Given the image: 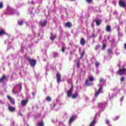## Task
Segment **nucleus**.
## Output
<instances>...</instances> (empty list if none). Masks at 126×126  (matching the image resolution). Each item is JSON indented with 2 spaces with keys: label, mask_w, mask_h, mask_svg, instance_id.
<instances>
[{
  "label": "nucleus",
  "mask_w": 126,
  "mask_h": 126,
  "mask_svg": "<svg viewBox=\"0 0 126 126\" xmlns=\"http://www.w3.org/2000/svg\"><path fill=\"white\" fill-rule=\"evenodd\" d=\"M92 82L93 81H94V78L93 76H91L90 77L89 80L87 79L86 80L85 82V84L86 85V86H92V85H93V83H90Z\"/></svg>",
  "instance_id": "1"
},
{
  "label": "nucleus",
  "mask_w": 126,
  "mask_h": 126,
  "mask_svg": "<svg viewBox=\"0 0 126 126\" xmlns=\"http://www.w3.org/2000/svg\"><path fill=\"white\" fill-rule=\"evenodd\" d=\"M119 5L120 7H123V8H126V1L124 0H120L119 1Z\"/></svg>",
  "instance_id": "2"
},
{
  "label": "nucleus",
  "mask_w": 126,
  "mask_h": 126,
  "mask_svg": "<svg viewBox=\"0 0 126 126\" xmlns=\"http://www.w3.org/2000/svg\"><path fill=\"white\" fill-rule=\"evenodd\" d=\"M48 23V22L46 21V20H41L39 23V26H40V27H45V26H47V24Z\"/></svg>",
  "instance_id": "3"
},
{
  "label": "nucleus",
  "mask_w": 126,
  "mask_h": 126,
  "mask_svg": "<svg viewBox=\"0 0 126 126\" xmlns=\"http://www.w3.org/2000/svg\"><path fill=\"white\" fill-rule=\"evenodd\" d=\"M56 76L58 83H60V82H62V75H61L60 72H57Z\"/></svg>",
  "instance_id": "4"
},
{
  "label": "nucleus",
  "mask_w": 126,
  "mask_h": 126,
  "mask_svg": "<svg viewBox=\"0 0 126 126\" xmlns=\"http://www.w3.org/2000/svg\"><path fill=\"white\" fill-rule=\"evenodd\" d=\"M126 71V68H123L121 69H120L118 72L117 73L118 74H119V75H123V74H125V72Z\"/></svg>",
  "instance_id": "5"
},
{
  "label": "nucleus",
  "mask_w": 126,
  "mask_h": 126,
  "mask_svg": "<svg viewBox=\"0 0 126 126\" xmlns=\"http://www.w3.org/2000/svg\"><path fill=\"white\" fill-rule=\"evenodd\" d=\"M73 91V86H72V87L70 88V89L68 91L67 93V94L68 98H70V97H71V94H72Z\"/></svg>",
  "instance_id": "6"
},
{
  "label": "nucleus",
  "mask_w": 126,
  "mask_h": 126,
  "mask_svg": "<svg viewBox=\"0 0 126 126\" xmlns=\"http://www.w3.org/2000/svg\"><path fill=\"white\" fill-rule=\"evenodd\" d=\"M29 63L31 66L34 67V66H35L37 63V61L35 60H32L30 61Z\"/></svg>",
  "instance_id": "7"
},
{
  "label": "nucleus",
  "mask_w": 126,
  "mask_h": 126,
  "mask_svg": "<svg viewBox=\"0 0 126 126\" xmlns=\"http://www.w3.org/2000/svg\"><path fill=\"white\" fill-rule=\"evenodd\" d=\"M7 99H8V100H9V101H10L11 104H12V105L15 104V100H14L13 98H12L11 97V96H10L9 95H7Z\"/></svg>",
  "instance_id": "8"
},
{
  "label": "nucleus",
  "mask_w": 126,
  "mask_h": 126,
  "mask_svg": "<svg viewBox=\"0 0 126 126\" xmlns=\"http://www.w3.org/2000/svg\"><path fill=\"white\" fill-rule=\"evenodd\" d=\"M102 90H103V87L100 86L99 87V89L97 91V92L95 93V94H94L95 96L98 97V95H99V94H100V93H101L102 92Z\"/></svg>",
  "instance_id": "9"
},
{
  "label": "nucleus",
  "mask_w": 126,
  "mask_h": 126,
  "mask_svg": "<svg viewBox=\"0 0 126 126\" xmlns=\"http://www.w3.org/2000/svg\"><path fill=\"white\" fill-rule=\"evenodd\" d=\"M8 109L9 110V112H11V113H13L15 110H16V108L15 107H13L10 105H9L8 107Z\"/></svg>",
  "instance_id": "10"
},
{
  "label": "nucleus",
  "mask_w": 126,
  "mask_h": 126,
  "mask_svg": "<svg viewBox=\"0 0 126 126\" xmlns=\"http://www.w3.org/2000/svg\"><path fill=\"white\" fill-rule=\"evenodd\" d=\"M28 99L22 100L21 102L22 106H23V107H25V106H26V105L27 104V103H28Z\"/></svg>",
  "instance_id": "11"
},
{
  "label": "nucleus",
  "mask_w": 126,
  "mask_h": 126,
  "mask_svg": "<svg viewBox=\"0 0 126 126\" xmlns=\"http://www.w3.org/2000/svg\"><path fill=\"white\" fill-rule=\"evenodd\" d=\"M76 118V115L72 116L69 120V124H70L74 121V119Z\"/></svg>",
  "instance_id": "12"
},
{
  "label": "nucleus",
  "mask_w": 126,
  "mask_h": 126,
  "mask_svg": "<svg viewBox=\"0 0 126 126\" xmlns=\"http://www.w3.org/2000/svg\"><path fill=\"white\" fill-rule=\"evenodd\" d=\"M5 79H6V76L3 75L1 78H0V83H2V82H4Z\"/></svg>",
  "instance_id": "13"
},
{
  "label": "nucleus",
  "mask_w": 126,
  "mask_h": 126,
  "mask_svg": "<svg viewBox=\"0 0 126 126\" xmlns=\"http://www.w3.org/2000/svg\"><path fill=\"white\" fill-rule=\"evenodd\" d=\"M72 26V24L71 22H67L65 24V27H67L68 28H71Z\"/></svg>",
  "instance_id": "14"
},
{
  "label": "nucleus",
  "mask_w": 126,
  "mask_h": 126,
  "mask_svg": "<svg viewBox=\"0 0 126 126\" xmlns=\"http://www.w3.org/2000/svg\"><path fill=\"white\" fill-rule=\"evenodd\" d=\"M80 44L82 45V46H84L85 44H86V41H85V39L84 38H81Z\"/></svg>",
  "instance_id": "15"
},
{
  "label": "nucleus",
  "mask_w": 126,
  "mask_h": 126,
  "mask_svg": "<svg viewBox=\"0 0 126 126\" xmlns=\"http://www.w3.org/2000/svg\"><path fill=\"white\" fill-rule=\"evenodd\" d=\"M105 30H106V32H111V31H112V28H111V26L108 25L106 27Z\"/></svg>",
  "instance_id": "16"
},
{
  "label": "nucleus",
  "mask_w": 126,
  "mask_h": 126,
  "mask_svg": "<svg viewBox=\"0 0 126 126\" xmlns=\"http://www.w3.org/2000/svg\"><path fill=\"white\" fill-rule=\"evenodd\" d=\"M95 23L96 26H99L102 23V20L100 19H97V20L95 21Z\"/></svg>",
  "instance_id": "17"
},
{
  "label": "nucleus",
  "mask_w": 126,
  "mask_h": 126,
  "mask_svg": "<svg viewBox=\"0 0 126 126\" xmlns=\"http://www.w3.org/2000/svg\"><path fill=\"white\" fill-rule=\"evenodd\" d=\"M3 35H6V32H5V31L1 30L0 31V36H2Z\"/></svg>",
  "instance_id": "18"
},
{
  "label": "nucleus",
  "mask_w": 126,
  "mask_h": 126,
  "mask_svg": "<svg viewBox=\"0 0 126 126\" xmlns=\"http://www.w3.org/2000/svg\"><path fill=\"white\" fill-rule=\"evenodd\" d=\"M53 58H54L59 57V53L57 52H53Z\"/></svg>",
  "instance_id": "19"
},
{
  "label": "nucleus",
  "mask_w": 126,
  "mask_h": 126,
  "mask_svg": "<svg viewBox=\"0 0 126 126\" xmlns=\"http://www.w3.org/2000/svg\"><path fill=\"white\" fill-rule=\"evenodd\" d=\"M99 81V83H102V84H104V83L106 82V80L104 79V78H100Z\"/></svg>",
  "instance_id": "20"
},
{
  "label": "nucleus",
  "mask_w": 126,
  "mask_h": 126,
  "mask_svg": "<svg viewBox=\"0 0 126 126\" xmlns=\"http://www.w3.org/2000/svg\"><path fill=\"white\" fill-rule=\"evenodd\" d=\"M84 55H85V50H83L82 53L81 54L80 60H81V59L83 58V57H84Z\"/></svg>",
  "instance_id": "21"
},
{
  "label": "nucleus",
  "mask_w": 126,
  "mask_h": 126,
  "mask_svg": "<svg viewBox=\"0 0 126 126\" xmlns=\"http://www.w3.org/2000/svg\"><path fill=\"white\" fill-rule=\"evenodd\" d=\"M57 38V34H55L54 35L51 36L50 39L52 40V41H54Z\"/></svg>",
  "instance_id": "22"
},
{
  "label": "nucleus",
  "mask_w": 126,
  "mask_h": 126,
  "mask_svg": "<svg viewBox=\"0 0 126 126\" xmlns=\"http://www.w3.org/2000/svg\"><path fill=\"white\" fill-rule=\"evenodd\" d=\"M24 22V21L21 20V22H18V25H19L20 26H22L23 25Z\"/></svg>",
  "instance_id": "23"
},
{
  "label": "nucleus",
  "mask_w": 126,
  "mask_h": 126,
  "mask_svg": "<svg viewBox=\"0 0 126 126\" xmlns=\"http://www.w3.org/2000/svg\"><path fill=\"white\" fill-rule=\"evenodd\" d=\"M77 97V93H75V94H73L72 96V98L73 99H75Z\"/></svg>",
  "instance_id": "24"
},
{
  "label": "nucleus",
  "mask_w": 126,
  "mask_h": 126,
  "mask_svg": "<svg viewBox=\"0 0 126 126\" xmlns=\"http://www.w3.org/2000/svg\"><path fill=\"white\" fill-rule=\"evenodd\" d=\"M46 100L47 102H51L52 101V98L50 96H47L46 97Z\"/></svg>",
  "instance_id": "25"
},
{
  "label": "nucleus",
  "mask_w": 126,
  "mask_h": 126,
  "mask_svg": "<svg viewBox=\"0 0 126 126\" xmlns=\"http://www.w3.org/2000/svg\"><path fill=\"white\" fill-rule=\"evenodd\" d=\"M95 65L97 68H98V67H99V65H100V63L99 62L96 61L95 63Z\"/></svg>",
  "instance_id": "26"
},
{
  "label": "nucleus",
  "mask_w": 126,
  "mask_h": 126,
  "mask_svg": "<svg viewBox=\"0 0 126 126\" xmlns=\"http://www.w3.org/2000/svg\"><path fill=\"white\" fill-rule=\"evenodd\" d=\"M101 45H100V44H98L97 45H96L95 47V50L97 51V50H98V49H99V48H100Z\"/></svg>",
  "instance_id": "27"
},
{
  "label": "nucleus",
  "mask_w": 126,
  "mask_h": 126,
  "mask_svg": "<svg viewBox=\"0 0 126 126\" xmlns=\"http://www.w3.org/2000/svg\"><path fill=\"white\" fill-rule=\"evenodd\" d=\"M79 64H80V59L78 61V62L77 63V67L78 68L79 67Z\"/></svg>",
  "instance_id": "28"
},
{
  "label": "nucleus",
  "mask_w": 126,
  "mask_h": 126,
  "mask_svg": "<svg viewBox=\"0 0 126 126\" xmlns=\"http://www.w3.org/2000/svg\"><path fill=\"white\" fill-rule=\"evenodd\" d=\"M106 47H107V45H106V44H103V46L101 48V50H105V48Z\"/></svg>",
  "instance_id": "29"
},
{
  "label": "nucleus",
  "mask_w": 126,
  "mask_h": 126,
  "mask_svg": "<svg viewBox=\"0 0 126 126\" xmlns=\"http://www.w3.org/2000/svg\"><path fill=\"white\" fill-rule=\"evenodd\" d=\"M86 1L88 3H92L93 0H86Z\"/></svg>",
  "instance_id": "30"
},
{
  "label": "nucleus",
  "mask_w": 126,
  "mask_h": 126,
  "mask_svg": "<svg viewBox=\"0 0 126 126\" xmlns=\"http://www.w3.org/2000/svg\"><path fill=\"white\" fill-rule=\"evenodd\" d=\"M107 53L108 54L112 53V49H107Z\"/></svg>",
  "instance_id": "31"
},
{
  "label": "nucleus",
  "mask_w": 126,
  "mask_h": 126,
  "mask_svg": "<svg viewBox=\"0 0 126 126\" xmlns=\"http://www.w3.org/2000/svg\"><path fill=\"white\" fill-rule=\"evenodd\" d=\"M125 81V78L124 77H122L121 78V83H123V82H124Z\"/></svg>",
  "instance_id": "32"
},
{
  "label": "nucleus",
  "mask_w": 126,
  "mask_h": 126,
  "mask_svg": "<svg viewBox=\"0 0 126 126\" xmlns=\"http://www.w3.org/2000/svg\"><path fill=\"white\" fill-rule=\"evenodd\" d=\"M18 85L20 86V92H21V90L22 89V85L21 84H19Z\"/></svg>",
  "instance_id": "33"
},
{
  "label": "nucleus",
  "mask_w": 126,
  "mask_h": 126,
  "mask_svg": "<svg viewBox=\"0 0 126 126\" xmlns=\"http://www.w3.org/2000/svg\"><path fill=\"white\" fill-rule=\"evenodd\" d=\"M105 124H106V125H110V121L109 120H105Z\"/></svg>",
  "instance_id": "34"
},
{
  "label": "nucleus",
  "mask_w": 126,
  "mask_h": 126,
  "mask_svg": "<svg viewBox=\"0 0 126 126\" xmlns=\"http://www.w3.org/2000/svg\"><path fill=\"white\" fill-rule=\"evenodd\" d=\"M39 126H44V122H41L38 124Z\"/></svg>",
  "instance_id": "35"
},
{
  "label": "nucleus",
  "mask_w": 126,
  "mask_h": 126,
  "mask_svg": "<svg viewBox=\"0 0 126 126\" xmlns=\"http://www.w3.org/2000/svg\"><path fill=\"white\" fill-rule=\"evenodd\" d=\"M65 51V49L64 48V47H63L62 48V52H63V53H64Z\"/></svg>",
  "instance_id": "36"
},
{
  "label": "nucleus",
  "mask_w": 126,
  "mask_h": 126,
  "mask_svg": "<svg viewBox=\"0 0 126 126\" xmlns=\"http://www.w3.org/2000/svg\"><path fill=\"white\" fill-rule=\"evenodd\" d=\"M3 7V4L2 3H0V8H2Z\"/></svg>",
  "instance_id": "37"
},
{
  "label": "nucleus",
  "mask_w": 126,
  "mask_h": 126,
  "mask_svg": "<svg viewBox=\"0 0 126 126\" xmlns=\"http://www.w3.org/2000/svg\"><path fill=\"white\" fill-rule=\"evenodd\" d=\"M27 60L28 61V62H29V63L32 60H31V59H30V57H28V58H27Z\"/></svg>",
  "instance_id": "38"
},
{
  "label": "nucleus",
  "mask_w": 126,
  "mask_h": 126,
  "mask_svg": "<svg viewBox=\"0 0 126 126\" xmlns=\"http://www.w3.org/2000/svg\"><path fill=\"white\" fill-rule=\"evenodd\" d=\"M92 37L93 38H95L97 36L94 33H93Z\"/></svg>",
  "instance_id": "39"
},
{
  "label": "nucleus",
  "mask_w": 126,
  "mask_h": 126,
  "mask_svg": "<svg viewBox=\"0 0 126 126\" xmlns=\"http://www.w3.org/2000/svg\"><path fill=\"white\" fill-rule=\"evenodd\" d=\"M124 96H122V97H121V100H120L121 101V102L123 101H124Z\"/></svg>",
  "instance_id": "40"
},
{
  "label": "nucleus",
  "mask_w": 126,
  "mask_h": 126,
  "mask_svg": "<svg viewBox=\"0 0 126 126\" xmlns=\"http://www.w3.org/2000/svg\"><path fill=\"white\" fill-rule=\"evenodd\" d=\"M18 115L19 116H21V117H23V114H22V113H18Z\"/></svg>",
  "instance_id": "41"
},
{
  "label": "nucleus",
  "mask_w": 126,
  "mask_h": 126,
  "mask_svg": "<svg viewBox=\"0 0 126 126\" xmlns=\"http://www.w3.org/2000/svg\"><path fill=\"white\" fill-rule=\"evenodd\" d=\"M120 118V117H119V116H117L116 117V120H118V119Z\"/></svg>",
  "instance_id": "42"
},
{
  "label": "nucleus",
  "mask_w": 126,
  "mask_h": 126,
  "mask_svg": "<svg viewBox=\"0 0 126 126\" xmlns=\"http://www.w3.org/2000/svg\"><path fill=\"white\" fill-rule=\"evenodd\" d=\"M32 94L33 95V96H35V93H32Z\"/></svg>",
  "instance_id": "43"
},
{
  "label": "nucleus",
  "mask_w": 126,
  "mask_h": 126,
  "mask_svg": "<svg viewBox=\"0 0 126 126\" xmlns=\"http://www.w3.org/2000/svg\"><path fill=\"white\" fill-rule=\"evenodd\" d=\"M12 92H13V93L14 94H15V92H14V90H12Z\"/></svg>",
  "instance_id": "44"
},
{
  "label": "nucleus",
  "mask_w": 126,
  "mask_h": 126,
  "mask_svg": "<svg viewBox=\"0 0 126 126\" xmlns=\"http://www.w3.org/2000/svg\"><path fill=\"white\" fill-rule=\"evenodd\" d=\"M50 35H51V36H53V32H51V33H50Z\"/></svg>",
  "instance_id": "45"
},
{
  "label": "nucleus",
  "mask_w": 126,
  "mask_h": 126,
  "mask_svg": "<svg viewBox=\"0 0 126 126\" xmlns=\"http://www.w3.org/2000/svg\"><path fill=\"white\" fill-rule=\"evenodd\" d=\"M55 106H56V104H54L53 107H55Z\"/></svg>",
  "instance_id": "46"
},
{
  "label": "nucleus",
  "mask_w": 126,
  "mask_h": 126,
  "mask_svg": "<svg viewBox=\"0 0 126 126\" xmlns=\"http://www.w3.org/2000/svg\"><path fill=\"white\" fill-rule=\"evenodd\" d=\"M126 27H125V29L126 30V23L125 24Z\"/></svg>",
  "instance_id": "47"
},
{
  "label": "nucleus",
  "mask_w": 126,
  "mask_h": 126,
  "mask_svg": "<svg viewBox=\"0 0 126 126\" xmlns=\"http://www.w3.org/2000/svg\"><path fill=\"white\" fill-rule=\"evenodd\" d=\"M40 34L39 33H38V37H40Z\"/></svg>",
  "instance_id": "48"
},
{
  "label": "nucleus",
  "mask_w": 126,
  "mask_h": 126,
  "mask_svg": "<svg viewBox=\"0 0 126 126\" xmlns=\"http://www.w3.org/2000/svg\"><path fill=\"white\" fill-rule=\"evenodd\" d=\"M93 21H95V20H93Z\"/></svg>",
  "instance_id": "49"
}]
</instances>
